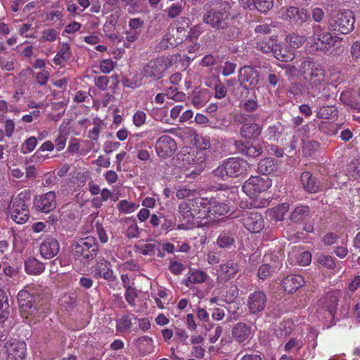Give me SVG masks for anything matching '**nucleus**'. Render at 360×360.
Returning a JSON list of instances; mask_svg holds the SVG:
<instances>
[{"label":"nucleus","instance_id":"obj_60","mask_svg":"<svg viewBox=\"0 0 360 360\" xmlns=\"http://www.w3.org/2000/svg\"><path fill=\"white\" fill-rule=\"evenodd\" d=\"M303 346V342L300 340L295 338L290 339L285 345V351L290 352H298Z\"/></svg>","mask_w":360,"mask_h":360},{"label":"nucleus","instance_id":"obj_6","mask_svg":"<svg viewBox=\"0 0 360 360\" xmlns=\"http://www.w3.org/2000/svg\"><path fill=\"white\" fill-rule=\"evenodd\" d=\"M208 201L205 208V221L202 222L204 226H213L219 221V217L226 215L229 212V207L226 204L221 203L214 198H207Z\"/></svg>","mask_w":360,"mask_h":360},{"label":"nucleus","instance_id":"obj_22","mask_svg":"<svg viewBox=\"0 0 360 360\" xmlns=\"http://www.w3.org/2000/svg\"><path fill=\"white\" fill-rule=\"evenodd\" d=\"M266 296L262 291H255L251 293L248 299L249 311L255 314L263 311L266 304Z\"/></svg>","mask_w":360,"mask_h":360},{"label":"nucleus","instance_id":"obj_56","mask_svg":"<svg viewBox=\"0 0 360 360\" xmlns=\"http://www.w3.org/2000/svg\"><path fill=\"white\" fill-rule=\"evenodd\" d=\"M319 146V144L317 141H304L302 146V151L305 156H309L312 154L313 152L316 150Z\"/></svg>","mask_w":360,"mask_h":360},{"label":"nucleus","instance_id":"obj_19","mask_svg":"<svg viewBox=\"0 0 360 360\" xmlns=\"http://www.w3.org/2000/svg\"><path fill=\"white\" fill-rule=\"evenodd\" d=\"M36 209L44 213H49L56 207V193L49 191L44 195H39L34 200Z\"/></svg>","mask_w":360,"mask_h":360},{"label":"nucleus","instance_id":"obj_52","mask_svg":"<svg viewBox=\"0 0 360 360\" xmlns=\"http://www.w3.org/2000/svg\"><path fill=\"white\" fill-rule=\"evenodd\" d=\"M175 189L176 191V196L179 200L193 196L196 192L195 189L187 186L175 187Z\"/></svg>","mask_w":360,"mask_h":360},{"label":"nucleus","instance_id":"obj_13","mask_svg":"<svg viewBox=\"0 0 360 360\" xmlns=\"http://www.w3.org/2000/svg\"><path fill=\"white\" fill-rule=\"evenodd\" d=\"M280 13L283 20L297 25H302L310 18L307 10L295 6L283 8L280 11Z\"/></svg>","mask_w":360,"mask_h":360},{"label":"nucleus","instance_id":"obj_26","mask_svg":"<svg viewBox=\"0 0 360 360\" xmlns=\"http://www.w3.org/2000/svg\"><path fill=\"white\" fill-rule=\"evenodd\" d=\"M209 278V275L205 271L198 269H191L184 279V283L186 287L191 288L194 284H201Z\"/></svg>","mask_w":360,"mask_h":360},{"label":"nucleus","instance_id":"obj_48","mask_svg":"<svg viewBox=\"0 0 360 360\" xmlns=\"http://www.w3.org/2000/svg\"><path fill=\"white\" fill-rule=\"evenodd\" d=\"M58 36V32L53 28H46L41 32V36L39 41L53 42L56 40Z\"/></svg>","mask_w":360,"mask_h":360},{"label":"nucleus","instance_id":"obj_44","mask_svg":"<svg viewBox=\"0 0 360 360\" xmlns=\"http://www.w3.org/2000/svg\"><path fill=\"white\" fill-rule=\"evenodd\" d=\"M248 2L252 4L254 7L262 13H265L273 7V0H248Z\"/></svg>","mask_w":360,"mask_h":360},{"label":"nucleus","instance_id":"obj_47","mask_svg":"<svg viewBox=\"0 0 360 360\" xmlns=\"http://www.w3.org/2000/svg\"><path fill=\"white\" fill-rule=\"evenodd\" d=\"M217 243L221 248H231L233 245L234 239L231 234L222 233L219 236Z\"/></svg>","mask_w":360,"mask_h":360},{"label":"nucleus","instance_id":"obj_18","mask_svg":"<svg viewBox=\"0 0 360 360\" xmlns=\"http://www.w3.org/2000/svg\"><path fill=\"white\" fill-rule=\"evenodd\" d=\"M239 270V265L237 262L229 260L219 266L217 274V281L220 283H225L233 278Z\"/></svg>","mask_w":360,"mask_h":360},{"label":"nucleus","instance_id":"obj_30","mask_svg":"<svg viewBox=\"0 0 360 360\" xmlns=\"http://www.w3.org/2000/svg\"><path fill=\"white\" fill-rule=\"evenodd\" d=\"M240 132L245 139L255 140L261 135L262 128L257 123H245L241 127Z\"/></svg>","mask_w":360,"mask_h":360},{"label":"nucleus","instance_id":"obj_49","mask_svg":"<svg viewBox=\"0 0 360 360\" xmlns=\"http://www.w3.org/2000/svg\"><path fill=\"white\" fill-rule=\"evenodd\" d=\"M156 245L155 243H145L136 245L134 247V251L143 255H151L155 253Z\"/></svg>","mask_w":360,"mask_h":360},{"label":"nucleus","instance_id":"obj_51","mask_svg":"<svg viewBox=\"0 0 360 360\" xmlns=\"http://www.w3.org/2000/svg\"><path fill=\"white\" fill-rule=\"evenodd\" d=\"M8 303L6 297L0 290V323H3L8 316Z\"/></svg>","mask_w":360,"mask_h":360},{"label":"nucleus","instance_id":"obj_40","mask_svg":"<svg viewBox=\"0 0 360 360\" xmlns=\"http://www.w3.org/2000/svg\"><path fill=\"white\" fill-rule=\"evenodd\" d=\"M276 44L272 38L265 37L262 39H257L256 49L264 53H269L272 52Z\"/></svg>","mask_w":360,"mask_h":360},{"label":"nucleus","instance_id":"obj_15","mask_svg":"<svg viewBox=\"0 0 360 360\" xmlns=\"http://www.w3.org/2000/svg\"><path fill=\"white\" fill-rule=\"evenodd\" d=\"M12 219L17 224H24L29 219V210L25 201L20 198H14L9 207Z\"/></svg>","mask_w":360,"mask_h":360},{"label":"nucleus","instance_id":"obj_12","mask_svg":"<svg viewBox=\"0 0 360 360\" xmlns=\"http://www.w3.org/2000/svg\"><path fill=\"white\" fill-rule=\"evenodd\" d=\"M26 351V345L24 342H8L5 345L3 356L0 360H24Z\"/></svg>","mask_w":360,"mask_h":360},{"label":"nucleus","instance_id":"obj_55","mask_svg":"<svg viewBox=\"0 0 360 360\" xmlns=\"http://www.w3.org/2000/svg\"><path fill=\"white\" fill-rule=\"evenodd\" d=\"M18 301L22 307H32L30 294L26 290H20L18 294Z\"/></svg>","mask_w":360,"mask_h":360},{"label":"nucleus","instance_id":"obj_29","mask_svg":"<svg viewBox=\"0 0 360 360\" xmlns=\"http://www.w3.org/2000/svg\"><path fill=\"white\" fill-rule=\"evenodd\" d=\"M300 181L304 189L308 193H315L319 191V181L309 172H304L301 174Z\"/></svg>","mask_w":360,"mask_h":360},{"label":"nucleus","instance_id":"obj_64","mask_svg":"<svg viewBox=\"0 0 360 360\" xmlns=\"http://www.w3.org/2000/svg\"><path fill=\"white\" fill-rule=\"evenodd\" d=\"M67 139V134L60 131L55 140L56 148L58 151H60L65 148Z\"/></svg>","mask_w":360,"mask_h":360},{"label":"nucleus","instance_id":"obj_24","mask_svg":"<svg viewBox=\"0 0 360 360\" xmlns=\"http://www.w3.org/2000/svg\"><path fill=\"white\" fill-rule=\"evenodd\" d=\"M259 72L250 66H244L240 69L238 79L241 83L248 82L251 86L259 83Z\"/></svg>","mask_w":360,"mask_h":360},{"label":"nucleus","instance_id":"obj_8","mask_svg":"<svg viewBox=\"0 0 360 360\" xmlns=\"http://www.w3.org/2000/svg\"><path fill=\"white\" fill-rule=\"evenodd\" d=\"M338 297L333 292L327 293L318 304L317 314L319 319H333L336 314Z\"/></svg>","mask_w":360,"mask_h":360},{"label":"nucleus","instance_id":"obj_57","mask_svg":"<svg viewBox=\"0 0 360 360\" xmlns=\"http://www.w3.org/2000/svg\"><path fill=\"white\" fill-rule=\"evenodd\" d=\"M223 30H224L223 32V37L226 40H233L239 37V29L235 26L226 27L224 25V28Z\"/></svg>","mask_w":360,"mask_h":360},{"label":"nucleus","instance_id":"obj_14","mask_svg":"<svg viewBox=\"0 0 360 360\" xmlns=\"http://www.w3.org/2000/svg\"><path fill=\"white\" fill-rule=\"evenodd\" d=\"M240 221L243 226L252 233L260 232L264 226L262 216L256 211H244Z\"/></svg>","mask_w":360,"mask_h":360},{"label":"nucleus","instance_id":"obj_58","mask_svg":"<svg viewBox=\"0 0 360 360\" xmlns=\"http://www.w3.org/2000/svg\"><path fill=\"white\" fill-rule=\"evenodd\" d=\"M317 262L322 266L331 269L335 266V262L333 257L330 255H325L323 254H318L316 255Z\"/></svg>","mask_w":360,"mask_h":360},{"label":"nucleus","instance_id":"obj_21","mask_svg":"<svg viewBox=\"0 0 360 360\" xmlns=\"http://www.w3.org/2000/svg\"><path fill=\"white\" fill-rule=\"evenodd\" d=\"M93 269L94 276L96 278H103L107 281H113L115 278L114 272L110 262L104 258L97 261Z\"/></svg>","mask_w":360,"mask_h":360},{"label":"nucleus","instance_id":"obj_4","mask_svg":"<svg viewBox=\"0 0 360 360\" xmlns=\"http://www.w3.org/2000/svg\"><path fill=\"white\" fill-rule=\"evenodd\" d=\"M249 168L248 162L242 158H229L223 160L213 172L216 176L226 180L237 178L245 174Z\"/></svg>","mask_w":360,"mask_h":360},{"label":"nucleus","instance_id":"obj_10","mask_svg":"<svg viewBox=\"0 0 360 360\" xmlns=\"http://www.w3.org/2000/svg\"><path fill=\"white\" fill-rule=\"evenodd\" d=\"M316 49L328 51L335 45V38L329 32H326L321 26H313V35L311 37Z\"/></svg>","mask_w":360,"mask_h":360},{"label":"nucleus","instance_id":"obj_43","mask_svg":"<svg viewBox=\"0 0 360 360\" xmlns=\"http://www.w3.org/2000/svg\"><path fill=\"white\" fill-rule=\"evenodd\" d=\"M337 109L334 106H322L316 112V116L320 119H330L337 115Z\"/></svg>","mask_w":360,"mask_h":360},{"label":"nucleus","instance_id":"obj_5","mask_svg":"<svg viewBox=\"0 0 360 360\" xmlns=\"http://www.w3.org/2000/svg\"><path fill=\"white\" fill-rule=\"evenodd\" d=\"M355 18L352 11H345L333 15L328 22L329 27L334 32L347 34L354 30Z\"/></svg>","mask_w":360,"mask_h":360},{"label":"nucleus","instance_id":"obj_45","mask_svg":"<svg viewBox=\"0 0 360 360\" xmlns=\"http://www.w3.org/2000/svg\"><path fill=\"white\" fill-rule=\"evenodd\" d=\"M139 207V204L129 202L127 200H122L117 204V208L119 211L124 214L131 213Z\"/></svg>","mask_w":360,"mask_h":360},{"label":"nucleus","instance_id":"obj_33","mask_svg":"<svg viewBox=\"0 0 360 360\" xmlns=\"http://www.w3.org/2000/svg\"><path fill=\"white\" fill-rule=\"evenodd\" d=\"M251 335V327L248 326L244 323H238L233 328L232 335L233 339L238 342H243Z\"/></svg>","mask_w":360,"mask_h":360},{"label":"nucleus","instance_id":"obj_31","mask_svg":"<svg viewBox=\"0 0 360 360\" xmlns=\"http://www.w3.org/2000/svg\"><path fill=\"white\" fill-rule=\"evenodd\" d=\"M137 317L132 314H127L116 320V329L120 333L129 331L137 323Z\"/></svg>","mask_w":360,"mask_h":360},{"label":"nucleus","instance_id":"obj_38","mask_svg":"<svg viewBox=\"0 0 360 360\" xmlns=\"http://www.w3.org/2000/svg\"><path fill=\"white\" fill-rule=\"evenodd\" d=\"M136 345L142 354H148L153 352V340L148 336H143L138 338L136 340Z\"/></svg>","mask_w":360,"mask_h":360},{"label":"nucleus","instance_id":"obj_41","mask_svg":"<svg viewBox=\"0 0 360 360\" xmlns=\"http://www.w3.org/2000/svg\"><path fill=\"white\" fill-rule=\"evenodd\" d=\"M309 207L306 205H300L295 207L290 215V220L295 223L303 221L309 214Z\"/></svg>","mask_w":360,"mask_h":360},{"label":"nucleus","instance_id":"obj_36","mask_svg":"<svg viewBox=\"0 0 360 360\" xmlns=\"http://www.w3.org/2000/svg\"><path fill=\"white\" fill-rule=\"evenodd\" d=\"M71 55L72 53L70 51L69 44L67 43H63L62 44L61 47L55 56L53 58V62L56 65H61L70 58Z\"/></svg>","mask_w":360,"mask_h":360},{"label":"nucleus","instance_id":"obj_34","mask_svg":"<svg viewBox=\"0 0 360 360\" xmlns=\"http://www.w3.org/2000/svg\"><path fill=\"white\" fill-rule=\"evenodd\" d=\"M45 268V264L34 257H30L25 262V271L30 275H39Z\"/></svg>","mask_w":360,"mask_h":360},{"label":"nucleus","instance_id":"obj_46","mask_svg":"<svg viewBox=\"0 0 360 360\" xmlns=\"http://www.w3.org/2000/svg\"><path fill=\"white\" fill-rule=\"evenodd\" d=\"M305 41L306 38L304 36L299 35L295 33L288 35L286 38L287 43L288 44L290 47L292 49H297L300 47Z\"/></svg>","mask_w":360,"mask_h":360},{"label":"nucleus","instance_id":"obj_11","mask_svg":"<svg viewBox=\"0 0 360 360\" xmlns=\"http://www.w3.org/2000/svg\"><path fill=\"white\" fill-rule=\"evenodd\" d=\"M221 4H217L213 8L207 11L203 16V21L213 28L224 29L225 20L228 14L224 8H221Z\"/></svg>","mask_w":360,"mask_h":360},{"label":"nucleus","instance_id":"obj_59","mask_svg":"<svg viewBox=\"0 0 360 360\" xmlns=\"http://www.w3.org/2000/svg\"><path fill=\"white\" fill-rule=\"evenodd\" d=\"M146 82L143 81V78L139 75H134L131 79H126L123 81V84L124 86L129 87L131 89H136L139 87Z\"/></svg>","mask_w":360,"mask_h":360},{"label":"nucleus","instance_id":"obj_2","mask_svg":"<svg viewBox=\"0 0 360 360\" xmlns=\"http://www.w3.org/2000/svg\"><path fill=\"white\" fill-rule=\"evenodd\" d=\"M208 201L207 198H195L184 200L179 205L178 212L181 221H185L188 229L197 225L204 226L205 208Z\"/></svg>","mask_w":360,"mask_h":360},{"label":"nucleus","instance_id":"obj_42","mask_svg":"<svg viewBox=\"0 0 360 360\" xmlns=\"http://www.w3.org/2000/svg\"><path fill=\"white\" fill-rule=\"evenodd\" d=\"M283 130V126L280 123H277L268 127L266 136L271 141H278L281 137Z\"/></svg>","mask_w":360,"mask_h":360},{"label":"nucleus","instance_id":"obj_61","mask_svg":"<svg viewBox=\"0 0 360 360\" xmlns=\"http://www.w3.org/2000/svg\"><path fill=\"white\" fill-rule=\"evenodd\" d=\"M115 64L112 59H103L100 62V70L104 74H108L114 70Z\"/></svg>","mask_w":360,"mask_h":360},{"label":"nucleus","instance_id":"obj_25","mask_svg":"<svg viewBox=\"0 0 360 360\" xmlns=\"http://www.w3.org/2000/svg\"><path fill=\"white\" fill-rule=\"evenodd\" d=\"M212 92L207 89L195 90L191 96V103L196 109L204 107L211 99Z\"/></svg>","mask_w":360,"mask_h":360},{"label":"nucleus","instance_id":"obj_54","mask_svg":"<svg viewBox=\"0 0 360 360\" xmlns=\"http://www.w3.org/2000/svg\"><path fill=\"white\" fill-rule=\"evenodd\" d=\"M166 96L168 98L177 102L183 101L186 98V94L181 91H177V89L175 87L168 88L166 90Z\"/></svg>","mask_w":360,"mask_h":360},{"label":"nucleus","instance_id":"obj_39","mask_svg":"<svg viewBox=\"0 0 360 360\" xmlns=\"http://www.w3.org/2000/svg\"><path fill=\"white\" fill-rule=\"evenodd\" d=\"M274 57L281 61L288 62L294 58V54L279 44H276L272 52Z\"/></svg>","mask_w":360,"mask_h":360},{"label":"nucleus","instance_id":"obj_28","mask_svg":"<svg viewBox=\"0 0 360 360\" xmlns=\"http://www.w3.org/2000/svg\"><path fill=\"white\" fill-rule=\"evenodd\" d=\"M236 147L238 150L244 155L257 158L262 153V148L259 144H250L241 141L236 142Z\"/></svg>","mask_w":360,"mask_h":360},{"label":"nucleus","instance_id":"obj_3","mask_svg":"<svg viewBox=\"0 0 360 360\" xmlns=\"http://www.w3.org/2000/svg\"><path fill=\"white\" fill-rule=\"evenodd\" d=\"M178 59L177 55H168L155 58L149 60L141 71V78L150 81H157L164 77L168 69Z\"/></svg>","mask_w":360,"mask_h":360},{"label":"nucleus","instance_id":"obj_62","mask_svg":"<svg viewBox=\"0 0 360 360\" xmlns=\"http://www.w3.org/2000/svg\"><path fill=\"white\" fill-rule=\"evenodd\" d=\"M141 229L137 224L133 222L125 231V236L128 238H138L140 236Z\"/></svg>","mask_w":360,"mask_h":360},{"label":"nucleus","instance_id":"obj_1","mask_svg":"<svg viewBox=\"0 0 360 360\" xmlns=\"http://www.w3.org/2000/svg\"><path fill=\"white\" fill-rule=\"evenodd\" d=\"M299 72L304 77L309 95L315 97L324 89L325 74L319 65L309 58H304L299 66Z\"/></svg>","mask_w":360,"mask_h":360},{"label":"nucleus","instance_id":"obj_23","mask_svg":"<svg viewBox=\"0 0 360 360\" xmlns=\"http://www.w3.org/2000/svg\"><path fill=\"white\" fill-rule=\"evenodd\" d=\"M195 139L198 150L195 156L193 153H189L188 158L189 159L190 156H191L192 164H200L203 162L205 160V155L204 151L210 148V138L199 136H196Z\"/></svg>","mask_w":360,"mask_h":360},{"label":"nucleus","instance_id":"obj_17","mask_svg":"<svg viewBox=\"0 0 360 360\" xmlns=\"http://www.w3.org/2000/svg\"><path fill=\"white\" fill-rule=\"evenodd\" d=\"M176 149L174 140L169 136H162L155 144V150L159 157L166 158L172 156Z\"/></svg>","mask_w":360,"mask_h":360},{"label":"nucleus","instance_id":"obj_9","mask_svg":"<svg viewBox=\"0 0 360 360\" xmlns=\"http://www.w3.org/2000/svg\"><path fill=\"white\" fill-rule=\"evenodd\" d=\"M98 250V245L93 236L80 238L75 247V253L87 260H92L97 255Z\"/></svg>","mask_w":360,"mask_h":360},{"label":"nucleus","instance_id":"obj_27","mask_svg":"<svg viewBox=\"0 0 360 360\" xmlns=\"http://www.w3.org/2000/svg\"><path fill=\"white\" fill-rule=\"evenodd\" d=\"M304 280L303 277L297 274L289 275L282 281V287L283 290L288 293L293 292L304 285Z\"/></svg>","mask_w":360,"mask_h":360},{"label":"nucleus","instance_id":"obj_37","mask_svg":"<svg viewBox=\"0 0 360 360\" xmlns=\"http://www.w3.org/2000/svg\"><path fill=\"white\" fill-rule=\"evenodd\" d=\"M275 160L270 158L262 159L258 163V171L264 175H268L276 169Z\"/></svg>","mask_w":360,"mask_h":360},{"label":"nucleus","instance_id":"obj_20","mask_svg":"<svg viewBox=\"0 0 360 360\" xmlns=\"http://www.w3.org/2000/svg\"><path fill=\"white\" fill-rule=\"evenodd\" d=\"M59 248V243L56 238L51 236L46 237L40 244V255L46 259H51L58 253Z\"/></svg>","mask_w":360,"mask_h":360},{"label":"nucleus","instance_id":"obj_35","mask_svg":"<svg viewBox=\"0 0 360 360\" xmlns=\"http://www.w3.org/2000/svg\"><path fill=\"white\" fill-rule=\"evenodd\" d=\"M160 217H162L164 219L161 226L163 231H169L172 229L181 230L188 229V226L185 224L176 226V217L172 214H164L160 216Z\"/></svg>","mask_w":360,"mask_h":360},{"label":"nucleus","instance_id":"obj_63","mask_svg":"<svg viewBox=\"0 0 360 360\" xmlns=\"http://www.w3.org/2000/svg\"><path fill=\"white\" fill-rule=\"evenodd\" d=\"M60 304L72 307L76 303V297L74 293L64 294L60 299Z\"/></svg>","mask_w":360,"mask_h":360},{"label":"nucleus","instance_id":"obj_32","mask_svg":"<svg viewBox=\"0 0 360 360\" xmlns=\"http://www.w3.org/2000/svg\"><path fill=\"white\" fill-rule=\"evenodd\" d=\"M54 148V145L51 141H46L42 143V145L39 147V148L29 158L25 161V164L27 165L29 163H41L44 161L46 158H48V155H43L40 152L41 151H52Z\"/></svg>","mask_w":360,"mask_h":360},{"label":"nucleus","instance_id":"obj_50","mask_svg":"<svg viewBox=\"0 0 360 360\" xmlns=\"http://www.w3.org/2000/svg\"><path fill=\"white\" fill-rule=\"evenodd\" d=\"M37 144V139L34 136H30L26 139L20 146V152L22 154H27L34 150Z\"/></svg>","mask_w":360,"mask_h":360},{"label":"nucleus","instance_id":"obj_53","mask_svg":"<svg viewBox=\"0 0 360 360\" xmlns=\"http://www.w3.org/2000/svg\"><path fill=\"white\" fill-rule=\"evenodd\" d=\"M348 172L354 179H360V157L351 162L348 167Z\"/></svg>","mask_w":360,"mask_h":360},{"label":"nucleus","instance_id":"obj_7","mask_svg":"<svg viewBox=\"0 0 360 360\" xmlns=\"http://www.w3.org/2000/svg\"><path fill=\"white\" fill-rule=\"evenodd\" d=\"M272 185L269 177L250 176L243 184L242 189L250 198H257L261 193L267 191Z\"/></svg>","mask_w":360,"mask_h":360},{"label":"nucleus","instance_id":"obj_16","mask_svg":"<svg viewBox=\"0 0 360 360\" xmlns=\"http://www.w3.org/2000/svg\"><path fill=\"white\" fill-rule=\"evenodd\" d=\"M181 30L180 28L174 27H168L166 32L159 44L160 49L174 48L183 41L181 37Z\"/></svg>","mask_w":360,"mask_h":360}]
</instances>
